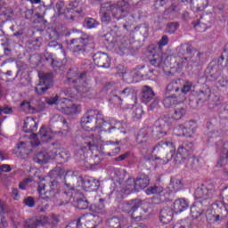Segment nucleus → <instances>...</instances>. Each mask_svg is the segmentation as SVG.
<instances>
[{
  "instance_id": "6e6552de",
  "label": "nucleus",
  "mask_w": 228,
  "mask_h": 228,
  "mask_svg": "<svg viewBox=\"0 0 228 228\" xmlns=\"http://www.w3.org/2000/svg\"><path fill=\"white\" fill-rule=\"evenodd\" d=\"M165 151H169L165 159H161V157L156 159L159 160V165H167L174 158L175 145L172 142H159L152 150V154H164Z\"/></svg>"
},
{
  "instance_id": "412c9836",
  "label": "nucleus",
  "mask_w": 228,
  "mask_h": 228,
  "mask_svg": "<svg viewBox=\"0 0 228 228\" xmlns=\"http://www.w3.org/2000/svg\"><path fill=\"white\" fill-rule=\"evenodd\" d=\"M212 21L211 14H204L196 23H194V28L197 31L202 33L211 26L210 24Z\"/></svg>"
},
{
  "instance_id": "a878e982",
  "label": "nucleus",
  "mask_w": 228,
  "mask_h": 228,
  "mask_svg": "<svg viewBox=\"0 0 228 228\" xmlns=\"http://www.w3.org/2000/svg\"><path fill=\"white\" fill-rule=\"evenodd\" d=\"M110 104H114L117 108H122V110H131L133 109V105H128L127 107L122 106L123 100L118 94V93L115 90L112 92V96L110 99Z\"/></svg>"
},
{
  "instance_id": "c03bdc74",
  "label": "nucleus",
  "mask_w": 228,
  "mask_h": 228,
  "mask_svg": "<svg viewBox=\"0 0 228 228\" xmlns=\"http://www.w3.org/2000/svg\"><path fill=\"white\" fill-rule=\"evenodd\" d=\"M80 112H81V106L73 104L71 102V105L68 107L66 115H74L75 113H80Z\"/></svg>"
},
{
  "instance_id": "37998d69",
  "label": "nucleus",
  "mask_w": 228,
  "mask_h": 228,
  "mask_svg": "<svg viewBox=\"0 0 228 228\" xmlns=\"http://www.w3.org/2000/svg\"><path fill=\"white\" fill-rule=\"evenodd\" d=\"M116 91L118 92V95H119L121 99H126V97H129V95H133V94H134V89L131 87H126L123 90Z\"/></svg>"
},
{
  "instance_id": "1a4fd4ad",
  "label": "nucleus",
  "mask_w": 228,
  "mask_h": 228,
  "mask_svg": "<svg viewBox=\"0 0 228 228\" xmlns=\"http://www.w3.org/2000/svg\"><path fill=\"white\" fill-rule=\"evenodd\" d=\"M102 145H115L112 141L103 142L101 137H95V134H91L84 138V143L80 150L85 156V154L90 152L94 147H102Z\"/></svg>"
},
{
  "instance_id": "8fccbe9b",
  "label": "nucleus",
  "mask_w": 228,
  "mask_h": 228,
  "mask_svg": "<svg viewBox=\"0 0 228 228\" xmlns=\"http://www.w3.org/2000/svg\"><path fill=\"white\" fill-rule=\"evenodd\" d=\"M173 228H191V223L188 219H185L180 223H176Z\"/></svg>"
},
{
  "instance_id": "79ce46f5",
  "label": "nucleus",
  "mask_w": 228,
  "mask_h": 228,
  "mask_svg": "<svg viewBox=\"0 0 228 228\" xmlns=\"http://www.w3.org/2000/svg\"><path fill=\"white\" fill-rule=\"evenodd\" d=\"M186 115V109L183 107H178L175 109V111L172 115L174 120H181Z\"/></svg>"
},
{
  "instance_id": "393cba45",
  "label": "nucleus",
  "mask_w": 228,
  "mask_h": 228,
  "mask_svg": "<svg viewBox=\"0 0 228 228\" xmlns=\"http://www.w3.org/2000/svg\"><path fill=\"white\" fill-rule=\"evenodd\" d=\"M183 127L185 131L183 130V132L178 134H184L187 138H191L195 131H197V123L195 121H187L184 123Z\"/></svg>"
},
{
  "instance_id": "9b49d317",
  "label": "nucleus",
  "mask_w": 228,
  "mask_h": 228,
  "mask_svg": "<svg viewBox=\"0 0 228 228\" xmlns=\"http://www.w3.org/2000/svg\"><path fill=\"white\" fill-rule=\"evenodd\" d=\"M170 57L167 54H154L152 59L150 60L151 65L159 69L160 72L168 76L170 74Z\"/></svg>"
},
{
  "instance_id": "9d476101",
  "label": "nucleus",
  "mask_w": 228,
  "mask_h": 228,
  "mask_svg": "<svg viewBox=\"0 0 228 228\" xmlns=\"http://www.w3.org/2000/svg\"><path fill=\"white\" fill-rule=\"evenodd\" d=\"M142 206V200H132L130 201H124L121 203L120 208L125 211V213H128L131 215L134 220H143V216L142 212L138 215V208Z\"/></svg>"
},
{
  "instance_id": "4468645a",
  "label": "nucleus",
  "mask_w": 228,
  "mask_h": 228,
  "mask_svg": "<svg viewBox=\"0 0 228 228\" xmlns=\"http://www.w3.org/2000/svg\"><path fill=\"white\" fill-rule=\"evenodd\" d=\"M191 151H193V143H183L181 146H179L176 155L174 157V162L178 165L184 163L185 159H190Z\"/></svg>"
},
{
  "instance_id": "f8f14e48",
  "label": "nucleus",
  "mask_w": 228,
  "mask_h": 228,
  "mask_svg": "<svg viewBox=\"0 0 228 228\" xmlns=\"http://www.w3.org/2000/svg\"><path fill=\"white\" fill-rule=\"evenodd\" d=\"M215 190L201 185L198 187L194 192V197L198 202H201L205 207L210 206L211 199H213Z\"/></svg>"
},
{
  "instance_id": "0e129e2a",
  "label": "nucleus",
  "mask_w": 228,
  "mask_h": 228,
  "mask_svg": "<svg viewBox=\"0 0 228 228\" xmlns=\"http://www.w3.org/2000/svg\"><path fill=\"white\" fill-rule=\"evenodd\" d=\"M0 170L1 172H4V173L12 172V166L8 164H3L0 166Z\"/></svg>"
},
{
  "instance_id": "423d86ee",
  "label": "nucleus",
  "mask_w": 228,
  "mask_h": 228,
  "mask_svg": "<svg viewBox=\"0 0 228 228\" xmlns=\"http://www.w3.org/2000/svg\"><path fill=\"white\" fill-rule=\"evenodd\" d=\"M39 200L51 202L60 193V183L51 176L40 181L38 185Z\"/></svg>"
},
{
  "instance_id": "f03ea898",
  "label": "nucleus",
  "mask_w": 228,
  "mask_h": 228,
  "mask_svg": "<svg viewBox=\"0 0 228 228\" xmlns=\"http://www.w3.org/2000/svg\"><path fill=\"white\" fill-rule=\"evenodd\" d=\"M170 118H160L155 122L154 128L146 127L142 128L136 137V142L141 145L142 149H149V142H147L148 138H152V140H159L167 136L168 129H170Z\"/></svg>"
},
{
  "instance_id": "3c124183",
  "label": "nucleus",
  "mask_w": 228,
  "mask_h": 228,
  "mask_svg": "<svg viewBox=\"0 0 228 228\" xmlns=\"http://www.w3.org/2000/svg\"><path fill=\"white\" fill-rule=\"evenodd\" d=\"M78 209H88V200L86 199H79L77 200Z\"/></svg>"
},
{
  "instance_id": "bf43d9fd",
  "label": "nucleus",
  "mask_w": 228,
  "mask_h": 228,
  "mask_svg": "<svg viewBox=\"0 0 228 228\" xmlns=\"http://www.w3.org/2000/svg\"><path fill=\"white\" fill-rule=\"evenodd\" d=\"M24 204L28 208H35V200L33 197H28L24 200Z\"/></svg>"
},
{
  "instance_id": "473e14b6",
  "label": "nucleus",
  "mask_w": 228,
  "mask_h": 228,
  "mask_svg": "<svg viewBox=\"0 0 228 228\" xmlns=\"http://www.w3.org/2000/svg\"><path fill=\"white\" fill-rule=\"evenodd\" d=\"M39 138H41L42 142H50L54 138V134H53V130L51 128L41 127L39 134Z\"/></svg>"
},
{
  "instance_id": "a18cd8bd",
  "label": "nucleus",
  "mask_w": 228,
  "mask_h": 228,
  "mask_svg": "<svg viewBox=\"0 0 228 228\" xmlns=\"http://www.w3.org/2000/svg\"><path fill=\"white\" fill-rule=\"evenodd\" d=\"M191 88H193V83L191 82H185L183 80V86L181 87V92L183 94L180 95H186V94H188V92H190L191 90Z\"/></svg>"
},
{
  "instance_id": "4be33fe9",
  "label": "nucleus",
  "mask_w": 228,
  "mask_h": 228,
  "mask_svg": "<svg viewBox=\"0 0 228 228\" xmlns=\"http://www.w3.org/2000/svg\"><path fill=\"white\" fill-rule=\"evenodd\" d=\"M89 44L90 40L86 37L73 39L71 40L70 49H72L74 53H77V51H86V46L89 45Z\"/></svg>"
},
{
  "instance_id": "680f3d73",
  "label": "nucleus",
  "mask_w": 228,
  "mask_h": 228,
  "mask_svg": "<svg viewBox=\"0 0 228 228\" xmlns=\"http://www.w3.org/2000/svg\"><path fill=\"white\" fill-rule=\"evenodd\" d=\"M63 6H65V3L63 1L56 3L55 10H57L58 13H61V12H63Z\"/></svg>"
},
{
  "instance_id": "ea45409f",
  "label": "nucleus",
  "mask_w": 228,
  "mask_h": 228,
  "mask_svg": "<svg viewBox=\"0 0 228 228\" xmlns=\"http://www.w3.org/2000/svg\"><path fill=\"white\" fill-rule=\"evenodd\" d=\"M207 222L208 224H216V222L220 221V215H216L212 210H208L206 213Z\"/></svg>"
},
{
  "instance_id": "4d7b16f0",
  "label": "nucleus",
  "mask_w": 228,
  "mask_h": 228,
  "mask_svg": "<svg viewBox=\"0 0 228 228\" xmlns=\"http://www.w3.org/2000/svg\"><path fill=\"white\" fill-rule=\"evenodd\" d=\"M100 205L99 208H96V213H100L101 215H105L106 210L104 209V199H100L99 200Z\"/></svg>"
},
{
  "instance_id": "e433bc0d",
  "label": "nucleus",
  "mask_w": 228,
  "mask_h": 228,
  "mask_svg": "<svg viewBox=\"0 0 228 228\" xmlns=\"http://www.w3.org/2000/svg\"><path fill=\"white\" fill-rule=\"evenodd\" d=\"M127 37H118L115 39L114 47L119 49V51H124L127 47Z\"/></svg>"
},
{
  "instance_id": "aec40b11",
  "label": "nucleus",
  "mask_w": 228,
  "mask_h": 228,
  "mask_svg": "<svg viewBox=\"0 0 228 228\" xmlns=\"http://www.w3.org/2000/svg\"><path fill=\"white\" fill-rule=\"evenodd\" d=\"M78 181H81L82 188L85 189L86 191H95V190L99 188V180L92 176H86L85 178H79Z\"/></svg>"
},
{
  "instance_id": "2f4dec72",
  "label": "nucleus",
  "mask_w": 228,
  "mask_h": 228,
  "mask_svg": "<svg viewBox=\"0 0 228 228\" xmlns=\"http://www.w3.org/2000/svg\"><path fill=\"white\" fill-rule=\"evenodd\" d=\"M204 205L202 204V201H196L191 207V216L193 218H199L202 216V213H204V208H202Z\"/></svg>"
},
{
  "instance_id": "a211bd4d",
  "label": "nucleus",
  "mask_w": 228,
  "mask_h": 228,
  "mask_svg": "<svg viewBox=\"0 0 228 228\" xmlns=\"http://www.w3.org/2000/svg\"><path fill=\"white\" fill-rule=\"evenodd\" d=\"M38 135L37 134H33L31 135L30 142H21L18 144V149L20 152L25 154L26 156H28V154H31V148L32 147H38L40 145V141H38Z\"/></svg>"
},
{
  "instance_id": "b1692460",
  "label": "nucleus",
  "mask_w": 228,
  "mask_h": 228,
  "mask_svg": "<svg viewBox=\"0 0 228 228\" xmlns=\"http://www.w3.org/2000/svg\"><path fill=\"white\" fill-rule=\"evenodd\" d=\"M190 207V202L186 199H177L175 200L173 205L174 213H183V211H186Z\"/></svg>"
},
{
  "instance_id": "dca6fc26",
  "label": "nucleus",
  "mask_w": 228,
  "mask_h": 228,
  "mask_svg": "<svg viewBox=\"0 0 228 228\" xmlns=\"http://www.w3.org/2000/svg\"><path fill=\"white\" fill-rule=\"evenodd\" d=\"M53 86V75L52 74H39V84L36 87V92L42 95L45 94L46 90H49Z\"/></svg>"
},
{
  "instance_id": "774afa93",
  "label": "nucleus",
  "mask_w": 228,
  "mask_h": 228,
  "mask_svg": "<svg viewBox=\"0 0 228 228\" xmlns=\"http://www.w3.org/2000/svg\"><path fill=\"white\" fill-rule=\"evenodd\" d=\"M215 206H216V208H219V209H227L225 203L222 200L219 201H216Z\"/></svg>"
},
{
  "instance_id": "5fc2aeb1",
  "label": "nucleus",
  "mask_w": 228,
  "mask_h": 228,
  "mask_svg": "<svg viewBox=\"0 0 228 228\" xmlns=\"http://www.w3.org/2000/svg\"><path fill=\"white\" fill-rule=\"evenodd\" d=\"M77 6H79V4L76 1L69 3V4L64 10V13H70V12H72L74 8H77Z\"/></svg>"
},
{
  "instance_id": "4c0bfd02",
  "label": "nucleus",
  "mask_w": 228,
  "mask_h": 228,
  "mask_svg": "<svg viewBox=\"0 0 228 228\" xmlns=\"http://www.w3.org/2000/svg\"><path fill=\"white\" fill-rule=\"evenodd\" d=\"M169 190L171 193H174L175 191H179L183 188V183L181 180L177 178H171V182L169 183Z\"/></svg>"
},
{
  "instance_id": "7ed1b4c3",
  "label": "nucleus",
  "mask_w": 228,
  "mask_h": 228,
  "mask_svg": "<svg viewBox=\"0 0 228 228\" xmlns=\"http://www.w3.org/2000/svg\"><path fill=\"white\" fill-rule=\"evenodd\" d=\"M96 118V125L94 133L99 134H111L118 129V122L114 120L105 121L104 116L98 110H88L86 115L81 118L80 124L84 129H90V124Z\"/></svg>"
},
{
  "instance_id": "bb28decb",
  "label": "nucleus",
  "mask_w": 228,
  "mask_h": 228,
  "mask_svg": "<svg viewBox=\"0 0 228 228\" xmlns=\"http://www.w3.org/2000/svg\"><path fill=\"white\" fill-rule=\"evenodd\" d=\"M38 129V124L33 118H26L23 124L24 133H35Z\"/></svg>"
},
{
  "instance_id": "2eb2a0df",
  "label": "nucleus",
  "mask_w": 228,
  "mask_h": 228,
  "mask_svg": "<svg viewBox=\"0 0 228 228\" xmlns=\"http://www.w3.org/2000/svg\"><path fill=\"white\" fill-rule=\"evenodd\" d=\"M46 104L49 106L56 105L57 110L59 111H62V113H67L69 110V106H71V101L67 98H60V96L55 95L49 98H45Z\"/></svg>"
},
{
  "instance_id": "c756f323",
  "label": "nucleus",
  "mask_w": 228,
  "mask_h": 228,
  "mask_svg": "<svg viewBox=\"0 0 228 228\" xmlns=\"http://www.w3.org/2000/svg\"><path fill=\"white\" fill-rule=\"evenodd\" d=\"M174 218V210L168 208H165L160 211V222L161 224H170Z\"/></svg>"
},
{
  "instance_id": "c9c22d12",
  "label": "nucleus",
  "mask_w": 228,
  "mask_h": 228,
  "mask_svg": "<svg viewBox=\"0 0 228 228\" xmlns=\"http://www.w3.org/2000/svg\"><path fill=\"white\" fill-rule=\"evenodd\" d=\"M183 88V79L173 80L167 86V94H172V92H179Z\"/></svg>"
},
{
  "instance_id": "603ef678",
  "label": "nucleus",
  "mask_w": 228,
  "mask_h": 228,
  "mask_svg": "<svg viewBox=\"0 0 228 228\" xmlns=\"http://www.w3.org/2000/svg\"><path fill=\"white\" fill-rule=\"evenodd\" d=\"M177 28H179V24L177 23H169L166 27L167 33H175L177 31Z\"/></svg>"
},
{
  "instance_id": "e2e57ef3",
  "label": "nucleus",
  "mask_w": 228,
  "mask_h": 228,
  "mask_svg": "<svg viewBox=\"0 0 228 228\" xmlns=\"http://www.w3.org/2000/svg\"><path fill=\"white\" fill-rule=\"evenodd\" d=\"M87 216H93V221L95 222L96 225L102 224V218L99 216L90 214Z\"/></svg>"
},
{
  "instance_id": "6ab92c4d",
  "label": "nucleus",
  "mask_w": 228,
  "mask_h": 228,
  "mask_svg": "<svg viewBox=\"0 0 228 228\" xmlns=\"http://www.w3.org/2000/svg\"><path fill=\"white\" fill-rule=\"evenodd\" d=\"M93 61L94 65L102 69H110V66L111 65V59H110V56L107 53L101 52L94 53Z\"/></svg>"
},
{
  "instance_id": "6e6d98bb",
  "label": "nucleus",
  "mask_w": 228,
  "mask_h": 228,
  "mask_svg": "<svg viewBox=\"0 0 228 228\" xmlns=\"http://www.w3.org/2000/svg\"><path fill=\"white\" fill-rule=\"evenodd\" d=\"M142 115H143V109H142V107H137L133 112L134 118H142Z\"/></svg>"
},
{
  "instance_id": "49530a36",
  "label": "nucleus",
  "mask_w": 228,
  "mask_h": 228,
  "mask_svg": "<svg viewBox=\"0 0 228 228\" xmlns=\"http://www.w3.org/2000/svg\"><path fill=\"white\" fill-rule=\"evenodd\" d=\"M86 26L87 29H94L99 26V22L93 18H88L86 20Z\"/></svg>"
},
{
  "instance_id": "72a5a7b5",
  "label": "nucleus",
  "mask_w": 228,
  "mask_h": 228,
  "mask_svg": "<svg viewBox=\"0 0 228 228\" xmlns=\"http://www.w3.org/2000/svg\"><path fill=\"white\" fill-rule=\"evenodd\" d=\"M149 176L145 175H142L139 178L135 180L136 191H140V190H143L149 186Z\"/></svg>"
},
{
  "instance_id": "5701e85b",
  "label": "nucleus",
  "mask_w": 228,
  "mask_h": 228,
  "mask_svg": "<svg viewBox=\"0 0 228 228\" xmlns=\"http://www.w3.org/2000/svg\"><path fill=\"white\" fill-rule=\"evenodd\" d=\"M186 99V96L184 95H171L167 96L163 100V104L165 108H172V106H177V104H182V102H184Z\"/></svg>"
},
{
  "instance_id": "09e8293b",
  "label": "nucleus",
  "mask_w": 228,
  "mask_h": 228,
  "mask_svg": "<svg viewBox=\"0 0 228 228\" xmlns=\"http://www.w3.org/2000/svg\"><path fill=\"white\" fill-rule=\"evenodd\" d=\"M20 108L25 111V113H35V109L31 108L29 102H23L20 103Z\"/></svg>"
},
{
  "instance_id": "cd10ccee",
  "label": "nucleus",
  "mask_w": 228,
  "mask_h": 228,
  "mask_svg": "<svg viewBox=\"0 0 228 228\" xmlns=\"http://www.w3.org/2000/svg\"><path fill=\"white\" fill-rule=\"evenodd\" d=\"M122 191V193H125V195H129L130 193H134V191H136V180L134 178H129L126 183L125 186L122 188H119V191Z\"/></svg>"
},
{
  "instance_id": "f3484780",
  "label": "nucleus",
  "mask_w": 228,
  "mask_h": 228,
  "mask_svg": "<svg viewBox=\"0 0 228 228\" xmlns=\"http://www.w3.org/2000/svg\"><path fill=\"white\" fill-rule=\"evenodd\" d=\"M118 69H119L118 71V75L123 79V81H125V83H137L138 80H136V78L138 76H142V73H138L136 69L127 71L124 66H118Z\"/></svg>"
},
{
  "instance_id": "f257e3e1",
  "label": "nucleus",
  "mask_w": 228,
  "mask_h": 228,
  "mask_svg": "<svg viewBox=\"0 0 228 228\" xmlns=\"http://www.w3.org/2000/svg\"><path fill=\"white\" fill-rule=\"evenodd\" d=\"M86 74L80 73L77 69H71L68 73L66 85L75 84L77 94L72 93V89H66L64 94L66 97H70L71 101H81V99H94L95 91L90 87L85 80Z\"/></svg>"
},
{
  "instance_id": "13d9d810",
  "label": "nucleus",
  "mask_w": 228,
  "mask_h": 228,
  "mask_svg": "<svg viewBox=\"0 0 228 228\" xmlns=\"http://www.w3.org/2000/svg\"><path fill=\"white\" fill-rule=\"evenodd\" d=\"M63 118L59 114H54L50 118V124H56L57 122H62Z\"/></svg>"
},
{
  "instance_id": "0eeeda50",
  "label": "nucleus",
  "mask_w": 228,
  "mask_h": 228,
  "mask_svg": "<svg viewBox=\"0 0 228 228\" xmlns=\"http://www.w3.org/2000/svg\"><path fill=\"white\" fill-rule=\"evenodd\" d=\"M49 159H57L61 163H67L70 159V153L67 151L54 148L51 152L43 150L34 156V161L39 165H45Z\"/></svg>"
},
{
  "instance_id": "338daca9",
  "label": "nucleus",
  "mask_w": 228,
  "mask_h": 228,
  "mask_svg": "<svg viewBox=\"0 0 228 228\" xmlns=\"http://www.w3.org/2000/svg\"><path fill=\"white\" fill-rule=\"evenodd\" d=\"M167 44H168V37L163 36L159 43V47H163V46L167 45Z\"/></svg>"
},
{
  "instance_id": "7c9ffc66",
  "label": "nucleus",
  "mask_w": 228,
  "mask_h": 228,
  "mask_svg": "<svg viewBox=\"0 0 228 228\" xmlns=\"http://www.w3.org/2000/svg\"><path fill=\"white\" fill-rule=\"evenodd\" d=\"M154 99V91L151 86H144L142 89V102H144V104L149 103L150 101H152Z\"/></svg>"
},
{
  "instance_id": "f704fd0d",
  "label": "nucleus",
  "mask_w": 228,
  "mask_h": 228,
  "mask_svg": "<svg viewBox=\"0 0 228 228\" xmlns=\"http://www.w3.org/2000/svg\"><path fill=\"white\" fill-rule=\"evenodd\" d=\"M145 193L147 195H155V194H159L160 196L164 195V197H168V195H170V192H167L163 191V187H159V186L150 187L145 191Z\"/></svg>"
},
{
  "instance_id": "052dcab7",
  "label": "nucleus",
  "mask_w": 228,
  "mask_h": 228,
  "mask_svg": "<svg viewBox=\"0 0 228 228\" xmlns=\"http://www.w3.org/2000/svg\"><path fill=\"white\" fill-rule=\"evenodd\" d=\"M208 138L209 142H215V139L218 138V132H216V131L209 132L208 134Z\"/></svg>"
},
{
  "instance_id": "de8ad7c7",
  "label": "nucleus",
  "mask_w": 228,
  "mask_h": 228,
  "mask_svg": "<svg viewBox=\"0 0 228 228\" xmlns=\"http://www.w3.org/2000/svg\"><path fill=\"white\" fill-rule=\"evenodd\" d=\"M25 227L27 228H37L40 227L38 224V218H31L25 222Z\"/></svg>"
},
{
  "instance_id": "69168bd1",
  "label": "nucleus",
  "mask_w": 228,
  "mask_h": 228,
  "mask_svg": "<svg viewBox=\"0 0 228 228\" xmlns=\"http://www.w3.org/2000/svg\"><path fill=\"white\" fill-rule=\"evenodd\" d=\"M37 222L39 226L45 225L49 223V218L47 216H43V217L37 218Z\"/></svg>"
},
{
  "instance_id": "c85d7f7f",
  "label": "nucleus",
  "mask_w": 228,
  "mask_h": 228,
  "mask_svg": "<svg viewBox=\"0 0 228 228\" xmlns=\"http://www.w3.org/2000/svg\"><path fill=\"white\" fill-rule=\"evenodd\" d=\"M191 8L193 12H202L209 6V0H190Z\"/></svg>"
},
{
  "instance_id": "58836bf2",
  "label": "nucleus",
  "mask_w": 228,
  "mask_h": 228,
  "mask_svg": "<svg viewBox=\"0 0 228 228\" xmlns=\"http://www.w3.org/2000/svg\"><path fill=\"white\" fill-rule=\"evenodd\" d=\"M108 228H122V221L118 217L109 218L106 222Z\"/></svg>"
},
{
  "instance_id": "864d4df0",
  "label": "nucleus",
  "mask_w": 228,
  "mask_h": 228,
  "mask_svg": "<svg viewBox=\"0 0 228 228\" xmlns=\"http://www.w3.org/2000/svg\"><path fill=\"white\" fill-rule=\"evenodd\" d=\"M183 131H185L184 126L179 125L174 129V134H175V136H186L185 134H183Z\"/></svg>"
},
{
  "instance_id": "20e7f679",
  "label": "nucleus",
  "mask_w": 228,
  "mask_h": 228,
  "mask_svg": "<svg viewBox=\"0 0 228 228\" xmlns=\"http://www.w3.org/2000/svg\"><path fill=\"white\" fill-rule=\"evenodd\" d=\"M179 54L175 58V63L177 69L192 70L193 67H199L200 63V53L198 51L191 50L190 45H182L179 49Z\"/></svg>"
},
{
  "instance_id": "ddd939ff",
  "label": "nucleus",
  "mask_w": 228,
  "mask_h": 228,
  "mask_svg": "<svg viewBox=\"0 0 228 228\" xmlns=\"http://www.w3.org/2000/svg\"><path fill=\"white\" fill-rule=\"evenodd\" d=\"M109 174L110 179L114 181L113 185L111 186L112 191H119V188H122V183L126 179V170L117 167H110Z\"/></svg>"
},
{
  "instance_id": "a19ab883",
  "label": "nucleus",
  "mask_w": 228,
  "mask_h": 228,
  "mask_svg": "<svg viewBox=\"0 0 228 228\" xmlns=\"http://www.w3.org/2000/svg\"><path fill=\"white\" fill-rule=\"evenodd\" d=\"M72 174H74L72 171H65V169L61 167H55L51 172L52 175H56L57 177H63V175L67 177V175H72Z\"/></svg>"
},
{
  "instance_id": "39448f33",
  "label": "nucleus",
  "mask_w": 228,
  "mask_h": 228,
  "mask_svg": "<svg viewBox=\"0 0 228 228\" xmlns=\"http://www.w3.org/2000/svg\"><path fill=\"white\" fill-rule=\"evenodd\" d=\"M101 12L102 13V22L108 23L111 19L120 20V19H124V17L129 15V4L126 1H119L117 4L102 6Z\"/></svg>"
}]
</instances>
